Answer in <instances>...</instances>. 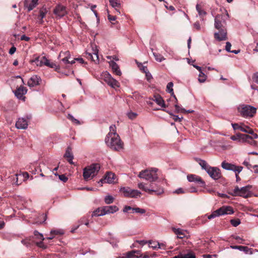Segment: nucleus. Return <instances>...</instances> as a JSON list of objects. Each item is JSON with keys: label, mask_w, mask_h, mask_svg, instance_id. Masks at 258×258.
Returning a JSON list of instances; mask_svg holds the SVG:
<instances>
[{"label": "nucleus", "mask_w": 258, "mask_h": 258, "mask_svg": "<svg viewBox=\"0 0 258 258\" xmlns=\"http://www.w3.org/2000/svg\"><path fill=\"white\" fill-rule=\"evenodd\" d=\"M196 10L201 17H202L206 15V12L202 9L201 6L199 4L196 6Z\"/></svg>", "instance_id": "obj_38"}, {"label": "nucleus", "mask_w": 258, "mask_h": 258, "mask_svg": "<svg viewBox=\"0 0 258 258\" xmlns=\"http://www.w3.org/2000/svg\"><path fill=\"white\" fill-rule=\"evenodd\" d=\"M127 258L141 257V252L139 250H132L125 253Z\"/></svg>", "instance_id": "obj_27"}, {"label": "nucleus", "mask_w": 258, "mask_h": 258, "mask_svg": "<svg viewBox=\"0 0 258 258\" xmlns=\"http://www.w3.org/2000/svg\"><path fill=\"white\" fill-rule=\"evenodd\" d=\"M15 175L16 176V181L14 182V183L16 184V185L20 184L21 182H19L18 180V176H20V174H16Z\"/></svg>", "instance_id": "obj_59"}, {"label": "nucleus", "mask_w": 258, "mask_h": 258, "mask_svg": "<svg viewBox=\"0 0 258 258\" xmlns=\"http://www.w3.org/2000/svg\"><path fill=\"white\" fill-rule=\"evenodd\" d=\"M108 19L110 22H111V21H115V20L116 19V17L115 16H112L108 14Z\"/></svg>", "instance_id": "obj_58"}, {"label": "nucleus", "mask_w": 258, "mask_h": 258, "mask_svg": "<svg viewBox=\"0 0 258 258\" xmlns=\"http://www.w3.org/2000/svg\"><path fill=\"white\" fill-rule=\"evenodd\" d=\"M109 66L111 68L112 72L116 75L120 76L121 75V72L119 69L118 64L113 61L109 62Z\"/></svg>", "instance_id": "obj_25"}, {"label": "nucleus", "mask_w": 258, "mask_h": 258, "mask_svg": "<svg viewBox=\"0 0 258 258\" xmlns=\"http://www.w3.org/2000/svg\"><path fill=\"white\" fill-rule=\"evenodd\" d=\"M250 185H247L244 187L239 188L236 186L231 192V195L233 196H240L243 198H247L250 195Z\"/></svg>", "instance_id": "obj_11"}, {"label": "nucleus", "mask_w": 258, "mask_h": 258, "mask_svg": "<svg viewBox=\"0 0 258 258\" xmlns=\"http://www.w3.org/2000/svg\"><path fill=\"white\" fill-rule=\"evenodd\" d=\"M35 238L43 241L44 239L43 236L42 234L39 233L38 231H35L34 232Z\"/></svg>", "instance_id": "obj_47"}, {"label": "nucleus", "mask_w": 258, "mask_h": 258, "mask_svg": "<svg viewBox=\"0 0 258 258\" xmlns=\"http://www.w3.org/2000/svg\"><path fill=\"white\" fill-rule=\"evenodd\" d=\"M221 167L225 170H231L235 173H240L243 169L242 166H236L234 164L228 163L225 161L222 162Z\"/></svg>", "instance_id": "obj_12"}, {"label": "nucleus", "mask_w": 258, "mask_h": 258, "mask_svg": "<svg viewBox=\"0 0 258 258\" xmlns=\"http://www.w3.org/2000/svg\"><path fill=\"white\" fill-rule=\"evenodd\" d=\"M230 247L234 249H238L240 251H244L245 253H252L251 249L247 246H230Z\"/></svg>", "instance_id": "obj_26"}, {"label": "nucleus", "mask_w": 258, "mask_h": 258, "mask_svg": "<svg viewBox=\"0 0 258 258\" xmlns=\"http://www.w3.org/2000/svg\"><path fill=\"white\" fill-rule=\"evenodd\" d=\"M195 255L194 253L189 252L186 254H179L174 256L173 258H195Z\"/></svg>", "instance_id": "obj_33"}, {"label": "nucleus", "mask_w": 258, "mask_h": 258, "mask_svg": "<svg viewBox=\"0 0 258 258\" xmlns=\"http://www.w3.org/2000/svg\"><path fill=\"white\" fill-rule=\"evenodd\" d=\"M47 11L45 8H42L40 10V15H39V19H40V23H42L43 21V19L45 17L46 14L47 13Z\"/></svg>", "instance_id": "obj_35"}, {"label": "nucleus", "mask_w": 258, "mask_h": 258, "mask_svg": "<svg viewBox=\"0 0 258 258\" xmlns=\"http://www.w3.org/2000/svg\"><path fill=\"white\" fill-rule=\"evenodd\" d=\"M32 63H35L37 66L42 67L43 65L47 66L50 68L58 69V66L54 62H50L45 56H37L34 59L31 60Z\"/></svg>", "instance_id": "obj_7"}, {"label": "nucleus", "mask_w": 258, "mask_h": 258, "mask_svg": "<svg viewBox=\"0 0 258 258\" xmlns=\"http://www.w3.org/2000/svg\"><path fill=\"white\" fill-rule=\"evenodd\" d=\"M102 80H103L110 87L116 89L120 87L119 83L114 79L111 75L107 72H104L101 75Z\"/></svg>", "instance_id": "obj_9"}, {"label": "nucleus", "mask_w": 258, "mask_h": 258, "mask_svg": "<svg viewBox=\"0 0 258 258\" xmlns=\"http://www.w3.org/2000/svg\"><path fill=\"white\" fill-rule=\"evenodd\" d=\"M68 118L71 120L73 123L77 124H80V121L74 118V117L71 115V114H69L67 116Z\"/></svg>", "instance_id": "obj_46"}, {"label": "nucleus", "mask_w": 258, "mask_h": 258, "mask_svg": "<svg viewBox=\"0 0 258 258\" xmlns=\"http://www.w3.org/2000/svg\"><path fill=\"white\" fill-rule=\"evenodd\" d=\"M153 54L156 61L158 62H161L163 60H165V58L161 54L159 53H156L155 52H153Z\"/></svg>", "instance_id": "obj_41"}, {"label": "nucleus", "mask_w": 258, "mask_h": 258, "mask_svg": "<svg viewBox=\"0 0 258 258\" xmlns=\"http://www.w3.org/2000/svg\"><path fill=\"white\" fill-rule=\"evenodd\" d=\"M172 231L174 233L177 235V237L178 238L182 239L185 236V233L184 230L180 228H176L175 227L172 228Z\"/></svg>", "instance_id": "obj_28"}, {"label": "nucleus", "mask_w": 258, "mask_h": 258, "mask_svg": "<svg viewBox=\"0 0 258 258\" xmlns=\"http://www.w3.org/2000/svg\"><path fill=\"white\" fill-rule=\"evenodd\" d=\"M132 208L130 206H126L124 207L123 209V212H124V213H126L129 210H132Z\"/></svg>", "instance_id": "obj_61"}, {"label": "nucleus", "mask_w": 258, "mask_h": 258, "mask_svg": "<svg viewBox=\"0 0 258 258\" xmlns=\"http://www.w3.org/2000/svg\"><path fill=\"white\" fill-rule=\"evenodd\" d=\"M16 48L15 46H13L10 48L9 52L10 54H13L16 52Z\"/></svg>", "instance_id": "obj_60"}, {"label": "nucleus", "mask_w": 258, "mask_h": 258, "mask_svg": "<svg viewBox=\"0 0 258 258\" xmlns=\"http://www.w3.org/2000/svg\"><path fill=\"white\" fill-rule=\"evenodd\" d=\"M41 80L39 77L37 75H33L28 80L27 85L30 87H33L38 85Z\"/></svg>", "instance_id": "obj_20"}, {"label": "nucleus", "mask_w": 258, "mask_h": 258, "mask_svg": "<svg viewBox=\"0 0 258 258\" xmlns=\"http://www.w3.org/2000/svg\"><path fill=\"white\" fill-rule=\"evenodd\" d=\"M173 84L172 82H169L167 84L166 86V91L167 92L171 93V95L174 98L175 100L177 101V98L176 96H175L174 92H173Z\"/></svg>", "instance_id": "obj_32"}, {"label": "nucleus", "mask_w": 258, "mask_h": 258, "mask_svg": "<svg viewBox=\"0 0 258 258\" xmlns=\"http://www.w3.org/2000/svg\"><path fill=\"white\" fill-rule=\"evenodd\" d=\"M240 141L239 143H248V140H250L251 139V136H249L248 135L246 134H240Z\"/></svg>", "instance_id": "obj_34"}, {"label": "nucleus", "mask_w": 258, "mask_h": 258, "mask_svg": "<svg viewBox=\"0 0 258 258\" xmlns=\"http://www.w3.org/2000/svg\"><path fill=\"white\" fill-rule=\"evenodd\" d=\"M53 13L57 17L60 18L67 14L66 7L62 5H58L54 9Z\"/></svg>", "instance_id": "obj_17"}, {"label": "nucleus", "mask_w": 258, "mask_h": 258, "mask_svg": "<svg viewBox=\"0 0 258 258\" xmlns=\"http://www.w3.org/2000/svg\"><path fill=\"white\" fill-rule=\"evenodd\" d=\"M132 211H133V212L140 213L141 214H143L146 213V210L145 209L140 208H134L132 209Z\"/></svg>", "instance_id": "obj_44"}, {"label": "nucleus", "mask_w": 258, "mask_h": 258, "mask_svg": "<svg viewBox=\"0 0 258 258\" xmlns=\"http://www.w3.org/2000/svg\"><path fill=\"white\" fill-rule=\"evenodd\" d=\"M114 198L111 195H107L104 198V202L106 204H110L113 203Z\"/></svg>", "instance_id": "obj_36"}, {"label": "nucleus", "mask_w": 258, "mask_h": 258, "mask_svg": "<svg viewBox=\"0 0 258 258\" xmlns=\"http://www.w3.org/2000/svg\"><path fill=\"white\" fill-rule=\"evenodd\" d=\"M123 196L129 198H138L141 197L142 193L137 189H132L129 187H122L119 189Z\"/></svg>", "instance_id": "obj_10"}, {"label": "nucleus", "mask_w": 258, "mask_h": 258, "mask_svg": "<svg viewBox=\"0 0 258 258\" xmlns=\"http://www.w3.org/2000/svg\"><path fill=\"white\" fill-rule=\"evenodd\" d=\"M62 54H64L66 55V56L62 58L61 59V60L66 64L67 63H71V64H73V63H75V61L74 60H72V61H69V59L70 58V52L69 51H66L65 52H61L60 53V56Z\"/></svg>", "instance_id": "obj_31"}, {"label": "nucleus", "mask_w": 258, "mask_h": 258, "mask_svg": "<svg viewBox=\"0 0 258 258\" xmlns=\"http://www.w3.org/2000/svg\"><path fill=\"white\" fill-rule=\"evenodd\" d=\"M38 0H25L24 7L28 11L32 10L38 4Z\"/></svg>", "instance_id": "obj_23"}, {"label": "nucleus", "mask_w": 258, "mask_h": 258, "mask_svg": "<svg viewBox=\"0 0 258 258\" xmlns=\"http://www.w3.org/2000/svg\"><path fill=\"white\" fill-rule=\"evenodd\" d=\"M36 245L43 249H46L47 248V246L45 245L44 243L43 242V241L41 240L40 242H35Z\"/></svg>", "instance_id": "obj_51"}, {"label": "nucleus", "mask_w": 258, "mask_h": 258, "mask_svg": "<svg viewBox=\"0 0 258 258\" xmlns=\"http://www.w3.org/2000/svg\"><path fill=\"white\" fill-rule=\"evenodd\" d=\"M54 174L55 175H58V177H59V179L63 181V182H66L67 181L68 179V178L66 176L64 175L63 174H62V175H58L56 173H54Z\"/></svg>", "instance_id": "obj_50"}, {"label": "nucleus", "mask_w": 258, "mask_h": 258, "mask_svg": "<svg viewBox=\"0 0 258 258\" xmlns=\"http://www.w3.org/2000/svg\"><path fill=\"white\" fill-rule=\"evenodd\" d=\"M232 126L234 130H239L245 133L250 132L251 128L243 123H232Z\"/></svg>", "instance_id": "obj_19"}, {"label": "nucleus", "mask_w": 258, "mask_h": 258, "mask_svg": "<svg viewBox=\"0 0 258 258\" xmlns=\"http://www.w3.org/2000/svg\"><path fill=\"white\" fill-rule=\"evenodd\" d=\"M219 31L214 33V37L218 41L226 40L227 39L226 28L218 29Z\"/></svg>", "instance_id": "obj_16"}, {"label": "nucleus", "mask_w": 258, "mask_h": 258, "mask_svg": "<svg viewBox=\"0 0 258 258\" xmlns=\"http://www.w3.org/2000/svg\"><path fill=\"white\" fill-rule=\"evenodd\" d=\"M247 134L252 135V136H251V138L250 139V140L258 138V135L254 133L253 131L252 128H251L250 132L247 133Z\"/></svg>", "instance_id": "obj_52"}, {"label": "nucleus", "mask_w": 258, "mask_h": 258, "mask_svg": "<svg viewBox=\"0 0 258 258\" xmlns=\"http://www.w3.org/2000/svg\"><path fill=\"white\" fill-rule=\"evenodd\" d=\"M157 171L158 169L155 168L143 170L139 172L138 177L149 181L150 182H156L159 178L157 173Z\"/></svg>", "instance_id": "obj_4"}, {"label": "nucleus", "mask_w": 258, "mask_h": 258, "mask_svg": "<svg viewBox=\"0 0 258 258\" xmlns=\"http://www.w3.org/2000/svg\"><path fill=\"white\" fill-rule=\"evenodd\" d=\"M182 118V117H179L177 115H173V119L175 121H179V122H180V121H181Z\"/></svg>", "instance_id": "obj_63"}, {"label": "nucleus", "mask_w": 258, "mask_h": 258, "mask_svg": "<svg viewBox=\"0 0 258 258\" xmlns=\"http://www.w3.org/2000/svg\"><path fill=\"white\" fill-rule=\"evenodd\" d=\"M231 47V43L229 42H227L226 43V46H225V49L226 50V51H227L228 52H231V50H230Z\"/></svg>", "instance_id": "obj_56"}, {"label": "nucleus", "mask_w": 258, "mask_h": 258, "mask_svg": "<svg viewBox=\"0 0 258 258\" xmlns=\"http://www.w3.org/2000/svg\"><path fill=\"white\" fill-rule=\"evenodd\" d=\"M100 169V165L99 164H92L90 166L86 167L83 169V176L85 180L87 181L92 179L98 173Z\"/></svg>", "instance_id": "obj_5"}, {"label": "nucleus", "mask_w": 258, "mask_h": 258, "mask_svg": "<svg viewBox=\"0 0 258 258\" xmlns=\"http://www.w3.org/2000/svg\"><path fill=\"white\" fill-rule=\"evenodd\" d=\"M218 216H219V215H218V213L216 212V210L213 213H212L211 215L208 216V218L210 220V219H212Z\"/></svg>", "instance_id": "obj_54"}, {"label": "nucleus", "mask_w": 258, "mask_h": 258, "mask_svg": "<svg viewBox=\"0 0 258 258\" xmlns=\"http://www.w3.org/2000/svg\"><path fill=\"white\" fill-rule=\"evenodd\" d=\"M154 101L161 107H166L164 101L160 96H155Z\"/></svg>", "instance_id": "obj_30"}, {"label": "nucleus", "mask_w": 258, "mask_h": 258, "mask_svg": "<svg viewBox=\"0 0 258 258\" xmlns=\"http://www.w3.org/2000/svg\"><path fill=\"white\" fill-rule=\"evenodd\" d=\"M105 142L108 147L115 151H120L123 148V143L118 134L106 136Z\"/></svg>", "instance_id": "obj_3"}, {"label": "nucleus", "mask_w": 258, "mask_h": 258, "mask_svg": "<svg viewBox=\"0 0 258 258\" xmlns=\"http://www.w3.org/2000/svg\"><path fill=\"white\" fill-rule=\"evenodd\" d=\"M207 79V76L202 71L200 72L199 75L198 81L200 83H204L205 82Z\"/></svg>", "instance_id": "obj_37"}, {"label": "nucleus", "mask_w": 258, "mask_h": 258, "mask_svg": "<svg viewBox=\"0 0 258 258\" xmlns=\"http://www.w3.org/2000/svg\"><path fill=\"white\" fill-rule=\"evenodd\" d=\"M247 143L252 146H256L257 145V142L253 140V139L248 140Z\"/></svg>", "instance_id": "obj_57"}, {"label": "nucleus", "mask_w": 258, "mask_h": 258, "mask_svg": "<svg viewBox=\"0 0 258 258\" xmlns=\"http://www.w3.org/2000/svg\"><path fill=\"white\" fill-rule=\"evenodd\" d=\"M256 108L249 105L240 104L237 107L238 112L244 118L253 117L256 112Z\"/></svg>", "instance_id": "obj_6"}, {"label": "nucleus", "mask_w": 258, "mask_h": 258, "mask_svg": "<svg viewBox=\"0 0 258 258\" xmlns=\"http://www.w3.org/2000/svg\"><path fill=\"white\" fill-rule=\"evenodd\" d=\"M117 134L116 133V127L115 125H111L109 127V132L106 136H111V135Z\"/></svg>", "instance_id": "obj_40"}, {"label": "nucleus", "mask_w": 258, "mask_h": 258, "mask_svg": "<svg viewBox=\"0 0 258 258\" xmlns=\"http://www.w3.org/2000/svg\"><path fill=\"white\" fill-rule=\"evenodd\" d=\"M197 161L213 179L218 180L221 178V173L219 168L210 166L206 161L201 159H197Z\"/></svg>", "instance_id": "obj_2"}, {"label": "nucleus", "mask_w": 258, "mask_h": 258, "mask_svg": "<svg viewBox=\"0 0 258 258\" xmlns=\"http://www.w3.org/2000/svg\"><path fill=\"white\" fill-rule=\"evenodd\" d=\"M240 133H237L234 136H232L230 137V139L234 141H237L239 142L240 141Z\"/></svg>", "instance_id": "obj_49"}, {"label": "nucleus", "mask_w": 258, "mask_h": 258, "mask_svg": "<svg viewBox=\"0 0 258 258\" xmlns=\"http://www.w3.org/2000/svg\"><path fill=\"white\" fill-rule=\"evenodd\" d=\"M230 223L234 227H236L240 224V220L239 219H232L230 220Z\"/></svg>", "instance_id": "obj_48"}, {"label": "nucleus", "mask_w": 258, "mask_h": 258, "mask_svg": "<svg viewBox=\"0 0 258 258\" xmlns=\"http://www.w3.org/2000/svg\"><path fill=\"white\" fill-rule=\"evenodd\" d=\"M138 187L149 194H155L156 195H160L164 192L163 188L157 183L154 182H150L149 185L143 182H139Z\"/></svg>", "instance_id": "obj_1"}, {"label": "nucleus", "mask_w": 258, "mask_h": 258, "mask_svg": "<svg viewBox=\"0 0 258 258\" xmlns=\"http://www.w3.org/2000/svg\"><path fill=\"white\" fill-rule=\"evenodd\" d=\"M28 125V121L24 118H19L16 122L15 126L18 129H26Z\"/></svg>", "instance_id": "obj_21"}, {"label": "nucleus", "mask_w": 258, "mask_h": 258, "mask_svg": "<svg viewBox=\"0 0 258 258\" xmlns=\"http://www.w3.org/2000/svg\"><path fill=\"white\" fill-rule=\"evenodd\" d=\"M224 17L225 16L223 15H218L215 17L214 26L216 29L226 28V21Z\"/></svg>", "instance_id": "obj_13"}, {"label": "nucleus", "mask_w": 258, "mask_h": 258, "mask_svg": "<svg viewBox=\"0 0 258 258\" xmlns=\"http://www.w3.org/2000/svg\"><path fill=\"white\" fill-rule=\"evenodd\" d=\"M175 110L177 112H183V111H185V110L184 108H181L180 106H179L178 104L175 105Z\"/></svg>", "instance_id": "obj_53"}, {"label": "nucleus", "mask_w": 258, "mask_h": 258, "mask_svg": "<svg viewBox=\"0 0 258 258\" xmlns=\"http://www.w3.org/2000/svg\"><path fill=\"white\" fill-rule=\"evenodd\" d=\"M253 79L254 81L258 83V72L255 73L253 77Z\"/></svg>", "instance_id": "obj_64"}, {"label": "nucleus", "mask_w": 258, "mask_h": 258, "mask_svg": "<svg viewBox=\"0 0 258 258\" xmlns=\"http://www.w3.org/2000/svg\"><path fill=\"white\" fill-rule=\"evenodd\" d=\"M105 215L109 214H113L119 210L118 208L114 205L103 206Z\"/></svg>", "instance_id": "obj_24"}, {"label": "nucleus", "mask_w": 258, "mask_h": 258, "mask_svg": "<svg viewBox=\"0 0 258 258\" xmlns=\"http://www.w3.org/2000/svg\"><path fill=\"white\" fill-rule=\"evenodd\" d=\"M115 175L113 173L108 172L105 176L104 178L101 179L99 181L98 183L100 184L101 185L104 183H114L115 180Z\"/></svg>", "instance_id": "obj_14"}, {"label": "nucleus", "mask_w": 258, "mask_h": 258, "mask_svg": "<svg viewBox=\"0 0 258 258\" xmlns=\"http://www.w3.org/2000/svg\"><path fill=\"white\" fill-rule=\"evenodd\" d=\"M109 3L113 8L120 7L121 4L119 0H109Z\"/></svg>", "instance_id": "obj_39"}, {"label": "nucleus", "mask_w": 258, "mask_h": 258, "mask_svg": "<svg viewBox=\"0 0 258 258\" xmlns=\"http://www.w3.org/2000/svg\"><path fill=\"white\" fill-rule=\"evenodd\" d=\"M27 89L26 87L21 86L18 88L14 92L15 96L17 98L20 100H24V95L27 93Z\"/></svg>", "instance_id": "obj_15"}, {"label": "nucleus", "mask_w": 258, "mask_h": 258, "mask_svg": "<svg viewBox=\"0 0 258 258\" xmlns=\"http://www.w3.org/2000/svg\"><path fill=\"white\" fill-rule=\"evenodd\" d=\"M219 216L224 215L232 214L234 213L232 208L230 206H223L216 210Z\"/></svg>", "instance_id": "obj_18"}, {"label": "nucleus", "mask_w": 258, "mask_h": 258, "mask_svg": "<svg viewBox=\"0 0 258 258\" xmlns=\"http://www.w3.org/2000/svg\"><path fill=\"white\" fill-rule=\"evenodd\" d=\"M98 53V50L97 46L94 44H91L90 47L86 51V57L95 63H99Z\"/></svg>", "instance_id": "obj_8"}, {"label": "nucleus", "mask_w": 258, "mask_h": 258, "mask_svg": "<svg viewBox=\"0 0 258 258\" xmlns=\"http://www.w3.org/2000/svg\"><path fill=\"white\" fill-rule=\"evenodd\" d=\"M174 192L179 194L184 193V191L182 188H178L176 190H175Z\"/></svg>", "instance_id": "obj_62"}, {"label": "nucleus", "mask_w": 258, "mask_h": 258, "mask_svg": "<svg viewBox=\"0 0 258 258\" xmlns=\"http://www.w3.org/2000/svg\"><path fill=\"white\" fill-rule=\"evenodd\" d=\"M243 164L248 169H250V168L252 167L251 165L249 163V159L248 160L244 161Z\"/></svg>", "instance_id": "obj_55"}, {"label": "nucleus", "mask_w": 258, "mask_h": 258, "mask_svg": "<svg viewBox=\"0 0 258 258\" xmlns=\"http://www.w3.org/2000/svg\"><path fill=\"white\" fill-rule=\"evenodd\" d=\"M64 157L67 158V159L71 157H74V156L71 151V149L70 148H67L64 154Z\"/></svg>", "instance_id": "obj_43"}, {"label": "nucleus", "mask_w": 258, "mask_h": 258, "mask_svg": "<svg viewBox=\"0 0 258 258\" xmlns=\"http://www.w3.org/2000/svg\"><path fill=\"white\" fill-rule=\"evenodd\" d=\"M105 215L103 207H100L96 209L92 214V217H99Z\"/></svg>", "instance_id": "obj_29"}, {"label": "nucleus", "mask_w": 258, "mask_h": 258, "mask_svg": "<svg viewBox=\"0 0 258 258\" xmlns=\"http://www.w3.org/2000/svg\"><path fill=\"white\" fill-rule=\"evenodd\" d=\"M80 224H85V225L88 226H89V220L88 218L86 217H84L82 218L79 221Z\"/></svg>", "instance_id": "obj_45"}, {"label": "nucleus", "mask_w": 258, "mask_h": 258, "mask_svg": "<svg viewBox=\"0 0 258 258\" xmlns=\"http://www.w3.org/2000/svg\"><path fill=\"white\" fill-rule=\"evenodd\" d=\"M187 179L189 182H194L201 185H204L205 184L204 181L202 180L201 177L195 174L188 175L187 176Z\"/></svg>", "instance_id": "obj_22"}, {"label": "nucleus", "mask_w": 258, "mask_h": 258, "mask_svg": "<svg viewBox=\"0 0 258 258\" xmlns=\"http://www.w3.org/2000/svg\"><path fill=\"white\" fill-rule=\"evenodd\" d=\"M64 232L61 229H55V230H51L50 231V234L51 235H62L63 234Z\"/></svg>", "instance_id": "obj_42"}]
</instances>
